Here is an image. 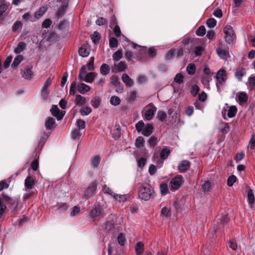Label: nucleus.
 I'll return each mask as SVG.
<instances>
[{
	"label": "nucleus",
	"instance_id": "nucleus-30",
	"mask_svg": "<svg viewBox=\"0 0 255 255\" xmlns=\"http://www.w3.org/2000/svg\"><path fill=\"white\" fill-rule=\"evenodd\" d=\"M135 249L137 255H141L144 250L143 244L141 242L137 243L135 246Z\"/></svg>",
	"mask_w": 255,
	"mask_h": 255
},
{
	"label": "nucleus",
	"instance_id": "nucleus-43",
	"mask_svg": "<svg viewBox=\"0 0 255 255\" xmlns=\"http://www.w3.org/2000/svg\"><path fill=\"white\" fill-rule=\"evenodd\" d=\"M160 190L161 194L164 195L166 194L168 191V185L167 184L163 183L160 186Z\"/></svg>",
	"mask_w": 255,
	"mask_h": 255
},
{
	"label": "nucleus",
	"instance_id": "nucleus-56",
	"mask_svg": "<svg viewBox=\"0 0 255 255\" xmlns=\"http://www.w3.org/2000/svg\"><path fill=\"white\" fill-rule=\"evenodd\" d=\"M94 59H95L93 56L91 57L87 64L88 68L89 70H93L95 69V67L94 66Z\"/></svg>",
	"mask_w": 255,
	"mask_h": 255
},
{
	"label": "nucleus",
	"instance_id": "nucleus-61",
	"mask_svg": "<svg viewBox=\"0 0 255 255\" xmlns=\"http://www.w3.org/2000/svg\"><path fill=\"white\" fill-rule=\"evenodd\" d=\"M12 60V57L11 56H9L8 57H7L6 58V59L5 60V61L3 63V67L4 68L6 69L9 66Z\"/></svg>",
	"mask_w": 255,
	"mask_h": 255
},
{
	"label": "nucleus",
	"instance_id": "nucleus-41",
	"mask_svg": "<svg viewBox=\"0 0 255 255\" xmlns=\"http://www.w3.org/2000/svg\"><path fill=\"white\" fill-rule=\"evenodd\" d=\"M188 73L190 75H193L196 70L195 65L193 64H189L186 68Z\"/></svg>",
	"mask_w": 255,
	"mask_h": 255
},
{
	"label": "nucleus",
	"instance_id": "nucleus-60",
	"mask_svg": "<svg viewBox=\"0 0 255 255\" xmlns=\"http://www.w3.org/2000/svg\"><path fill=\"white\" fill-rule=\"evenodd\" d=\"M96 23L98 25H103L107 23V20L103 17H99L97 19Z\"/></svg>",
	"mask_w": 255,
	"mask_h": 255
},
{
	"label": "nucleus",
	"instance_id": "nucleus-57",
	"mask_svg": "<svg viewBox=\"0 0 255 255\" xmlns=\"http://www.w3.org/2000/svg\"><path fill=\"white\" fill-rule=\"evenodd\" d=\"M148 142L151 146L154 147L157 143L158 139L156 137L154 136H151L149 138Z\"/></svg>",
	"mask_w": 255,
	"mask_h": 255
},
{
	"label": "nucleus",
	"instance_id": "nucleus-4",
	"mask_svg": "<svg viewBox=\"0 0 255 255\" xmlns=\"http://www.w3.org/2000/svg\"><path fill=\"white\" fill-rule=\"evenodd\" d=\"M223 31L225 34L224 39L227 43H231L236 39V34L231 25H226L224 27Z\"/></svg>",
	"mask_w": 255,
	"mask_h": 255
},
{
	"label": "nucleus",
	"instance_id": "nucleus-26",
	"mask_svg": "<svg viewBox=\"0 0 255 255\" xmlns=\"http://www.w3.org/2000/svg\"><path fill=\"white\" fill-rule=\"evenodd\" d=\"M110 68L107 64H103L100 67V72L103 75H106L110 72Z\"/></svg>",
	"mask_w": 255,
	"mask_h": 255
},
{
	"label": "nucleus",
	"instance_id": "nucleus-22",
	"mask_svg": "<svg viewBox=\"0 0 255 255\" xmlns=\"http://www.w3.org/2000/svg\"><path fill=\"white\" fill-rule=\"evenodd\" d=\"M170 152H171V151L169 149H168V148H167V147L164 148L160 151V158L162 159V160H164V159H166L168 157V156L169 155V154H170Z\"/></svg>",
	"mask_w": 255,
	"mask_h": 255
},
{
	"label": "nucleus",
	"instance_id": "nucleus-45",
	"mask_svg": "<svg viewBox=\"0 0 255 255\" xmlns=\"http://www.w3.org/2000/svg\"><path fill=\"white\" fill-rule=\"evenodd\" d=\"M206 33V29L204 26H200L196 31L197 35L200 36H203Z\"/></svg>",
	"mask_w": 255,
	"mask_h": 255
},
{
	"label": "nucleus",
	"instance_id": "nucleus-35",
	"mask_svg": "<svg viewBox=\"0 0 255 255\" xmlns=\"http://www.w3.org/2000/svg\"><path fill=\"white\" fill-rule=\"evenodd\" d=\"M123 57V52L122 50H118L113 55V58L115 61H119Z\"/></svg>",
	"mask_w": 255,
	"mask_h": 255
},
{
	"label": "nucleus",
	"instance_id": "nucleus-53",
	"mask_svg": "<svg viewBox=\"0 0 255 255\" xmlns=\"http://www.w3.org/2000/svg\"><path fill=\"white\" fill-rule=\"evenodd\" d=\"M86 73V68L85 65L83 66L80 71V73L78 76L79 80H83V77L85 76Z\"/></svg>",
	"mask_w": 255,
	"mask_h": 255
},
{
	"label": "nucleus",
	"instance_id": "nucleus-7",
	"mask_svg": "<svg viewBox=\"0 0 255 255\" xmlns=\"http://www.w3.org/2000/svg\"><path fill=\"white\" fill-rule=\"evenodd\" d=\"M52 82V78H48L44 83L41 90V95L43 99H46L49 93L48 89Z\"/></svg>",
	"mask_w": 255,
	"mask_h": 255
},
{
	"label": "nucleus",
	"instance_id": "nucleus-64",
	"mask_svg": "<svg viewBox=\"0 0 255 255\" xmlns=\"http://www.w3.org/2000/svg\"><path fill=\"white\" fill-rule=\"evenodd\" d=\"M77 127L80 129H84L85 128V122L82 120H78L77 121Z\"/></svg>",
	"mask_w": 255,
	"mask_h": 255
},
{
	"label": "nucleus",
	"instance_id": "nucleus-11",
	"mask_svg": "<svg viewBox=\"0 0 255 255\" xmlns=\"http://www.w3.org/2000/svg\"><path fill=\"white\" fill-rule=\"evenodd\" d=\"M190 163L188 160L182 161L178 166V169L180 172H184L190 167Z\"/></svg>",
	"mask_w": 255,
	"mask_h": 255
},
{
	"label": "nucleus",
	"instance_id": "nucleus-46",
	"mask_svg": "<svg viewBox=\"0 0 255 255\" xmlns=\"http://www.w3.org/2000/svg\"><path fill=\"white\" fill-rule=\"evenodd\" d=\"M204 49L202 46H196L194 49V52L196 56L201 55Z\"/></svg>",
	"mask_w": 255,
	"mask_h": 255
},
{
	"label": "nucleus",
	"instance_id": "nucleus-8",
	"mask_svg": "<svg viewBox=\"0 0 255 255\" xmlns=\"http://www.w3.org/2000/svg\"><path fill=\"white\" fill-rule=\"evenodd\" d=\"M22 77L26 80H31L33 77V73L32 71V67L27 66L21 70Z\"/></svg>",
	"mask_w": 255,
	"mask_h": 255
},
{
	"label": "nucleus",
	"instance_id": "nucleus-63",
	"mask_svg": "<svg viewBox=\"0 0 255 255\" xmlns=\"http://www.w3.org/2000/svg\"><path fill=\"white\" fill-rule=\"evenodd\" d=\"M199 90H200L199 87L197 85H195L192 86L191 92L193 96H195L197 95Z\"/></svg>",
	"mask_w": 255,
	"mask_h": 255
},
{
	"label": "nucleus",
	"instance_id": "nucleus-9",
	"mask_svg": "<svg viewBox=\"0 0 255 255\" xmlns=\"http://www.w3.org/2000/svg\"><path fill=\"white\" fill-rule=\"evenodd\" d=\"M97 189V183L96 182H92L87 187L85 192V196L89 198L92 196L95 192Z\"/></svg>",
	"mask_w": 255,
	"mask_h": 255
},
{
	"label": "nucleus",
	"instance_id": "nucleus-47",
	"mask_svg": "<svg viewBox=\"0 0 255 255\" xmlns=\"http://www.w3.org/2000/svg\"><path fill=\"white\" fill-rule=\"evenodd\" d=\"M206 23L208 26L211 28L214 27L216 25V20L213 18H210L207 20Z\"/></svg>",
	"mask_w": 255,
	"mask_h": 255
},
{
	"label": "nucleus",
	"instance_id": "nucleus-25",
	"mask_svg": "<svg viewBox=\"0 0 255 255\" xmlns=\"http://www.w3.org/2000/svg\"><path fill=\"white\" fill-rule=\"evenodd\" d=\"M220 129L224 133L228 132L230 130V127L228 123L222 122L220 124Z\"/></svg>",
	"mask_w": 255,
	"mask_h": 255
},
{
	"label": "nucleus",
	"instance_id": "nucleus-5",
	"mask_svg": "<svg viewBox=\"0 0 255 255\" xmlns=\"http://www.w3.org/2000/svg\"><path fill=\"white\" fill-rule=\"evenodd\" d=\"M237 112V108L235 106L229 107L227 104L224 107L222 111V114L224 119L227 120V116L229 118L234 117Z\"/></svg>",
	"mask_w": 255,
	"mask_h": 255
},
{
	"label": "nucleus",
	"instance_id": "nucleus-2",
	"mask_svg": "<svg viewBox=\"0 0 255 255\" xmlns=\"http://www.w3.org/2000/svg\"><path fill=\"white\" fill-rule=\"evenodd\" d=\"M154 194V190L149 186L145 187L141 185L138 190V197L141 199L147 201L149 200Z\"/></svg>",
	"mask_w": 255,
	"mask_h": 255
},
{
	"label": "nucleus",
	"instance_id": "nucleus-42",
	"mask_svg": "<svg viewBox=\"0 0 255 255\" xmlns=\"http://www.w3.org/2000/svg\"><path fill=\"white\" fill-rule=\"evenodd\" d=\"M211 80V76L204 75L202 78V83L205 86H209V83Z\"/></svg>",
	"mask_w": 255,
	"mask_h": 255
},
{
	"label": "nucleus",
	"instance_id": "nucleus-32",
	"mask_svg": "<svg viewBox=\"0 0 255 255\" xmlns=\"http://www.w3.org/2000/svg\"><path fill=\"white\" fill-rule=\"evenodd\" d=\"M47 8L46 7H41L39 8V10L35 13V17L37 19L41 17L46 11Z\"/></svg>",
	"mask_w": 255,
	"mask_h": 255
},
{
	"label": "nucleus",
	"instance_id": "nucleus-15",
	"mask_svg": "<svg viewBox=\"0 0 255 255\" xmlns=\"http://www.w3.org/2000/svg\"><path fill=\"white\" fill-rule=\"evenodd\" d=\"M216 52L218 56L222 59H227L230 57L229 51L221 48H218L216 49Z\"/></svg>",
	"mask_w": 255,
	"mask_h": 255
},
{
	"label": "nucleus",
	"instance_id": "nucleus-54",
	"mask_svg": "<svg viewBox=\"0 0 255 255\" xmlns=\"http://www.w3.org/2000/svg\"><path fill=\"white\" fill-rule=\"evenodd\" d=\"M101 158L99 156H95L92 158V165L96 167L100 163Z\"/></svg>",
	"mask_w": 255,
	"mask_h": 255
},
{
	"label": "nucleus",
	"instance_id": "nucleus-17",
	"mask_svg": "<svg viewBox=\"0 0 255 255\" xmlns=\"http://www.w3.org/2000/svg\"><path fill=\"white\" fill-rule=\"evenodd\" d=\"M246 75V71L242 68L237 69L235 72V77L239 81H242L243 77Z\"/></svg>",
	"mask_w": 255,
	"mask_h": 255
},
{
	"label": "nucleus",
	"instance_id": "nucleus-51",
	"mask_svg": "<svg viewBox=\"0 0 255 255\" xmlns=\"http://www.w3.org/2000/svg\"><path fill=\"white\" fill-rule=\"evenodd\" d=\"M81 135V133L79 129H75L72 132V137L74 139H77L80 138Z\"/></svg>",
	"mask_w": 255,
	"mask_h": 255
},
{
	"label": "nucleus",
	"instance_id": "nucleus-23",
	"mask_svg": "<svg viewBox=\"0 0 255 255\" xmlns=\"http://www.w3.org/2000/svg\"><path fill=\"white\" fill-rule=\"evenodd\" d=\"M102 213L101 208L100 207H95L90 212V216L92 218L99 216Z\"/></svg>",
	"mask_w": 255,
	"mask_h": 255
},
{
	"label": "nucleus",
	"instance_id": "nucleus-39",
	"mask_svg": "<svg viewBox=\"0 0 255 255\" xmlns=\"http://www.w3.org/2000/svg\"><path fill=\"white\" fill-rule=\"evenodd\" d=\"M161 215L166 218L170 217L171 216L170 209L166 207H163L161 211Z\"/></svg>",
	"mask_w": 255,
	"mask_h": 255
},
{
	"label": "nucleus",
	"instance_id": "nucleus-31",
	"mask_svg": "<svg viewBox=\"0 0 255 255\" xmlns=\"http://www.w3.org/2000/svg\"><path fill=\"white\" fill-rule=\"evenodd\" d=\"M117 68L118 72L124 71L127 68V64L125 61H121L118 64Z\"/></svg>",
	"mask_w": 255,
	"mask_h": 255
},
{
	"label": "nucleus",
	"instance_id": "nucleus-50",
	"mask_svg": "<svg viewBox=\"0 0 255 255\" xmlns=\"http://www.w3.org/2000/svg\"><path fill=\"white\" fill-rule=\"evenodd\" d=\"M103 191L105 194H109L112 196H114V194H115L109 187H108L106 185H105L103 187Z\"/></svg>",
	"mask_w": 255,
	"mask_h": 255
},
{
	"label": "nucleus",
	"instance_id": "nucleus-33",
	"mask_svg": "<svg viewBox=\"0 0 255 255\" xmlns=\"http://www.w3.org/2000/svg\"><path fill=\"white\" fill-rule=\"evenodd\" d=\"M110 103L111 105L114 106L119 105L121 103V99L118 96H112L110 99Z\"/></svg>",
	"mask_w": 255,
	"mask_h": 255
},
{
	"label": "nucleus",
	"instance_id": "nucleus-62",
	"mask_svg": "<svg viewBox=\"0 0 255 255\" xmlns=\"http://www.w3.org/2000/svg\"><path fill=\"white\" fill-rule=\"evenodd\" d=\"M118 241L119 244L123 246L124 245L125 242V238L122 233L119 235L118 237Z\"/></svg>",
	"mask_w": 255,
	"mask_h": 255
},
{
	"label": "nucleus",
	"instance_id": "nucleus-1",
	"mask_svg": "<svg viewBox=\"0 0 255 255\" xmlns=\"http://www.w3.org/2000/svg\"><path fill=\"white\" fill-rule=\"evenodd\" d=\"M216 84L218 92H221L227 80V73L224 69H220L216 73Z\"/></svg>",
	"mask_w": 255,
	"mask_h": 255
},
{
	"label": "nucleus",
	"instance_id": "nucleus-3",
	"mask_svg": "<svg viewBox=\"0 0 255 255\" xmlns=\"http://www.w3.org/2000/svg\"><path fill=\"white\" fill-rule=\"evenodd\" d=\"M156 110V107L152 103H149L144 108L142 111L143 117L147 121L151 120Z\"/></svg>",
	"mask_w": 255,
	"mask_h": 255
},
{
	"label": "nucleus",
	"instance_id": "nucleus-40",
	"mask_svg": "<svg viewBox=\"0 0 255 255\" xmlns=\"http://www.w3.org/2000/svg\"><path fill=\"white\" fill-rule=\"evenodd\" d=\"M248 199L249 203L251 204H253L255 202V197L253 191L250 189L248 191Z\"/></svg>",
	"mask_w": 255,
	"mask_h": 255
},
{
	"label": "nucleus",
	"instance_id": "nucleus-37",
	"mask_svg": "<svg viewBox=\"0 0 255 255\" xmlns=\"http://www.w3.org/2000/svg\"><path fill=\"white\" fill-rule=\"evenodd\" d=\"M248 87L251 90L255 89V76H251L249 78Z\"/></svg>",
	"mask_w": 255,
	"mask_h": 255
},
{
	"label": "nucleus",
	"instance_id": "nucleus-14",
	"mask_svg": "<svg viewBox=\"0 0 255 255\" xmlns=\"http://www.w3.org/2000/svg\"><path fill=\"white\" fill-rule=\"evenodd\" d=\"M90 52L89 46L87 45H83L79 50L80 55L83 57H87L89 55Z\"/></svg>",
	"mask_w": 255,
	"mask_h": 255
},
{
	"label": "nucleus",
	"instance_id": "nucleus-27",
	"mask_svg": "<svg viewBox=\"0 0 255 255\" xmlns=\"http://www.w3.org/2000/svg\"><path fill=\"white\" fill-rule=\"evenodd\" d=\"M26 44L23 42H19L16 48L14 49V52L16 54H19L22 52L25 48Z\"/></svg>",
	"mask_w": 255,
	"mask_h": 255
},
{
	"label": "nucleus",
	"instance_id": "nucleus-19",
	"mask_svg": "<svg viewBox=\"0 0 255 255\" xmlns=\"http://www.w3.org/2000/svg\"><path fill=\"white\" fill-rule=\"evenodd\" d=\"M95 77V74L93 72H90L86 75H85L84 77H83V80L87 83H92Z\"/></svg>",
	"mask_w": 255,
	"mask_h": 255
},
{
	"label": "nucleus",
	"instance_id": "nucleus-16",
	"mask_svg": "<svg viewBox=\"0 0 255 255\" xmlns=\"http://www.w3.org/2000/svg\"><path fill=\"white\" fill-rule=\"evenodd\" d=\"M153 127L150 124H148L145 125L142 131V134L144 136H148L151 134L153 130Z\"/></svg>",
	"mask_w": 255,
	"mask_h": 255
},
{
	"label": "nucleus",
	"instance_id": "nucleus-34",
	"mask_svg": "<svg viewBox=\"0 0 255 255\" xmlns=\"http://www.w3.org/2000/svg\"><path fill=\"white\" fill-rule=\"evenodd\" d=\"M100 103L101 99L99 97L93 98L91 101V104L94 108H97L99 106Z\"/></svg>",
	"mask_w": 255,
	"mask_h": 255
},
{
	"label": "nucleus",
	"instance_id": "nucleus-58",
	"mask_svg": "<svg viewBox=\"0 0 255 255\" xmlns=\"http://www.w3.org/2000/svg\"><path fill=\"white\" fill-rule=\"evenodd\" d=\"M236 177L235 175L230 176L228 179V185L232 186L236 181Z\"/></svg>",
	"mask_w": 255,
	"mask_h": 255
},
{
	"label": "nucleus",
	"instance_id": "nucleus-18",
	"mask_svg": "<svg viewBox=\"0 0 255 255\" xmlns=\"http://www.w3.org/2000/svg\"><path fill=\"white\" fill-rule=\"evenodd\" d=\"M122 80L127 86L131 87L133 84L132 79L127 74H124L123 75Z\"/></svg>",
	"mask_w": 255,
	"mask_h": 255
},
{
	"label": "nucleus",
	"instance_id": "nucleus-48",
	"mask_svg": "<svg viewBox=\"0 0 255 255\" xmlns=\"http://www.w3.org/2000/svg\"><path fill=\"white\" fill-rule=\"evenodd\" d=\"M109 45L112 48L117 47L118 45V40L114 37L111 38L109 40Z\"/></svg>",
	"mask_w": 255,
	"mask_h": 255
},
{
	"label": "nucleus",
	"instance_id": "nucleus-49",
	"mask_svg": "<svg viewBox=\"0 0 255 255\" xmlns=\"http://www.w3.org/2000/svg\"><path fill=\"white\" fill-rule=\"evenodd\" d=\"M145 125L142 121H139L136 125L135 128L138 132H141L144 127Z\"/></svg>",
	"mask_w": 255,
	"mask_h": 255
},
{
	"label": "nucleus",
	"instance_id": "nucleus-44",
	"mask_svg": "<svg viewBox=\"0 0 255 255\" xmlns=\"http://www.w3.org/2000/svg\"><path fill=\"white\" fill-rule=\"evenodd\" d=\"M76 88H77V85L76 83L75 82H72L69 90L70 94L72 95H75L77 92Z\"/></svg>",
	"mask_w": 255,
	"mask_h": 255
},
{
	"label": "nucleus",
	"instance_id": "nucleus-12",
	"mask_svg": "<svg viewBox=\"0 0 255 255\" xmlns=\"http://www.w3.org/2000/svg\"><path fill=\"white\" fill-rule=\"evenodd\" d=\"M51 112L52 115L56 117L58 120H61L63 117V115L60 112V110L58 109V107L55 105H53L51 109Z\"/></svg>",
	"mask_w": 255,
	"mask_h": 255
},
{
	"label": "nucleus",
	"instance_id": "nucleus-21",
	"mask_svg": "<svg viewBox=\"0 0 255 255\" xmlns=\"http://www.w3.org/2000/svg\"><path fill=\"white\" fill-rule=\"evenodd\" d=\"M23 57L21 55H18L14 58L11 66L13 68H16L20 63L23 60Z\"/></svg>",
	"mask_w": 255,
	"mask_h": 255
},
{
	"label": "nucleus",
	"instance_id": "nucleus-38",
	"mask_svg": "<svg viewBox=\"0 0 255 255\" xmlns=\"http://www.w3.org/2000/svg\"><path fill=\"white\" fill-rule=\"evenodd\" d=\"M144 144V138L142 136H138L135 140V145L136 147L139 148L143 146Z\"/></svg>",
	"mask_w": 255,
	"mask_h": 255
},
{
	"label": "nucleus",
	"instance_id": "nucleus-10",
	"mask_svg": "<svg viewBox=\"0 0 255 255\" xmlns=\"http://www.w3.org/2000/svg\"><path fill=\"white\" fill-rule=\"evenodd\" d=\"M35 185V181L33 178L29 175L27 176L24 181V186L25 188V190L28 191L29 190L32 189Z\"/></svg>",
	"mask_w": 255,
	"mask_h": 255
},
{
	"label": "nucleus",
	"instance_id": "nucleus-24",
	"mask_svg": "<svg viewBox=\"0 0 255 255\" xmlns=\"http://www.w3.org/2000/svg\"><path fill=\"white\" fill-rule=\"evenodd\" d=\"M76 104L78 105H84L86 102V99L80 95H77L76 96L75 99Z\"/></svg>",
	"mask_w": 255,
	"mask_h": 255
},
{
	"label": "nucleus",
	"instance_id": "nucleus-59",
	"mask_svg": "<svg viewBox=\"0 0 255 255\" xmlns=\"http://www.w3.org/2000/svg\"><path fill=\"white\" fill-rule=\"evenodd\" d=\"M183 76L180 73H178L174 78V81L178 84H181L183 82Z\"/></svg>",
	"mask_w": 255,
	"mask_h": 255
},
{
	"label": "nucleus",
	"instance_id": "nucleus-52",
	"mask_svg": "<svg viewBox=\"0 0 255 255\" xmlns=\"http://www.w3.org/2000/svg\"><path fill=\"white\" fill-rule=\"evenodd\" d=\"M91 39L95 43L98 42L100 39V34L98 32H95L91 35Z\"/></svg>",
	"mask_w": 255,
	"mask_h": 255
},
{
	"label": "nucleus",
	"instance_id": "nucleus-20",
	"mask_svg": "<svg viewBox=\"0 0 255 255\" xmlns=\"http://www.w3.org/2000/svg\"><path fill=\"white\" fill-rule=\"evenodd\" d=\"M238 96L239 103L241 104L247 102L248 98L247 94L245 92H241L238 93Z\"/></svg>",
	"mask_w": 255,
	"mask_h": 255
},
{
	"label": "nucleus",
	"instance_id": "nucleus-13",
	"mask_svg": "<svg viewBox=\"0 0 255 255\" xmlns=\"http://www.w3.org/2000/svg\"><path fill=\"white\" fill-rule=\"evenodd\" d=\"M77 89L79 93L84 94L89 91L91 90V88L89 86L84 83H80L77 85Z\"/></svg>",
	"mask_w": 255,
	"mask_h": 255
},
{
	"label": "nucleus",
	"instance_id": "nucleus-28",
	"mask_svg": "<svg viewBox=\"0 0 255 255\" xmlns=\"http://www.w3.org/2000/svg\"><path fill=\"white\" fill-rule=\"evenodd\" d=\"M55 124V120L53 118L49 117L45 121V127L48 129H51Z\"/></svg>",
	"mask_w": 255,
	"mask_h": 255
},
{
	"label": "nucleus",
	"instance_id": "nucleus-29",
	"mask_svg": "<svg viewBox=\"0 0 255 255\" xmlns=\"http://www.w3.org/2000/svg\"><path fill=\"white\" fill-rule=\"evenodd\" d=\"M92 112V109L90 107L86 106L82 107L80 110V113L83 116L89 115Z\"/></svg>",
	"mask_w": 255,
	"mask_h": 255
},
{
	"label": "nucleus",
	"instance_id": "nucleus-36",
	"mask_svg": "<svg viewBox=\"0 0 255 255\" xmlns=\"http://www.w3.org/2000/svg\"><path fill=\"white\" fill-rule=\"evenodd\" d=\"M113 197L119 202H124L127 200L128 196L127 195H121L115 193L114 194Z\"/></svg>",
	"mask_w": 255,
	"mask_h": 255
},
{
	"label": "nucleus",
	"instance_id": "nucleus-55",
	"mask_svg": "<svg viewBox=\"0 0 255 255\" xmlns=\"http://www.w3.org/2000/svg\"><path fill=\"white\" fill-rule=\"evenodd\" d=\"M167 118L166 114L163 111H159L157 113V118L159 120L163 121Z\"/></svg>",
	"mask_w": 255,
	"mask_h": 255
},
{
	"label": "nucleus",
	"instance_id": "nucleus-6",
	"mask_svg": "<svg viewBox=\"0 0 255 255\" xmlns=\"http://www.w3.org/2000/svg\"><path fill=\"white\" fill-rule=\"evenodd\" d=\"M183 182V177L181 175H178L174 177L170 182V189L172 191L177 190L181 185Z\"/></svg>",
	"mask_w": 255,
	"mask_h": 255
}]
</instances>
